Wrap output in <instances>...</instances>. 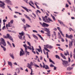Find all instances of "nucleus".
Returning <instances> with one entry per match:
<instances>
[{
  "instance_id": "f257e3e1",
  "label": "nucleus",
  "mask_w": 75,
  "mask_h": 75,
  "mask_svg": "<svg viewBox=\"0 0 75 75\" xmlns=\"http://www.w3.org/2000/svg\"><path fill=\"white\" fill-rule=\"evenodd\" d=\"M3 37L4 38H8L10 40L12 41V42H13V39L11 36H10V35L8 34H6V36L4 35H3Z\"/></svg>"
},
{
  "instance_id": "f03ea898",
  "label": "nucleus",
  "mask_w": 75,
  "mask_h": 75,
  "mask_svg": "<svg viewBox=\"0 0 75 75\" xmlns=\"http://www.w3.org/2000/svg\"><path fill=\"white\" fill-rule=\"evenodd\" d=\"M44 47H44L45 50H46V51H48V52H50V51L47 48H50V49L52 48V46L49 45H44Z\"/></svg>"
},
{
  "instance_id": "7ed1b4c3",
  "label": "nucleus",
  "mask_w": 75,
  "mask_h": 75,
  "mask_svg": "<svg viewBox=\"0 0 75 75\" xmlns=\"http://www.w3.org/2000/svg\"><path fill=\"white\" fill-rule=\"evenodd\" d=\"M28 66H27V67H28V68H29V69H31V73H30V74L31 75H33V69H31V66L32 65H33V63L31 62L30 63V64L28 63Z\"/></svg>"
},
{
  "instance_id": "20e7f679",
  "label": "nucleus",
  "mask_w": 75,
  "mask_h": 75,
  "mask_svg": "<svg viewBox=\"0 0 75 75\" xmlns=\"http://www.w3.org/2000/svg\"><path fill=\"white\" fill-rule=\"evenodd\" d=\"M47 17V16H45L44 17H42V19L43 20V21H44V22H45V23H50V22L48 21V19Z\"/></svg>"
},
{
  "instance_id": "39448f33",
  "label": "nucleus",
  "mask_w": 75,
  "mask_h": 75,
  "mask_svg": "<svg viewBox=\"0 0 75 75\" xmlns=\"http://www.w3.org/2000/svg\"><path fill=\"white\" fill-rule=\"evenodd\" d=\"M40 25H41L43 27H48L49 26V25H48V24H47L44 22H43L42 24V23L40 22Z\"/></svg>"
},
{
  "instance_id": "423d86ee",
  "label": "nucleus",
  "mask_w": 75,
  "mask_h": 75,
  "mask_svg": "<svg viewBox=\"0 0 75 75\" xmlns=\"http://www.w3.org/2000/svg\"><path fill=\"white\" fill-rule=\"evenodd\" d=\"M43 30L44 31H46L47 33H48V34L47 35V36H49V37H50L51 36V35H50V34L51 33H50V29L47 28H44L43 29Z\"/></svg>"
},
{
  "instance_id": "0eeeda50",
  "label": "nucleus",
  "mask_w": 75,
  "mask_h": 75,
  "mask_svg": "<svg viewBox=\"0 0 75 75\" xmlns=\"http://www.w3.org/2000/svg\"><path fill=\"white\" fill-rule=\"evenodd\" d=\"M1 43L4 47H6V46L7 45H6V42L5 41V40H4V39L3 38H1Z\"/></svg>"
},
{
  "instance_id": "6e6552de",
  "label": "nucleus",
  "mask_w": 75,
  "mask_h": 75,
  "mask_svg": "<svg viewBox=\"0 0 75 75\" xmlns=\"http://www.w3.org/2000/svg\"><path fill=\"white\" fill-rule=\"evenodd\" d=\"M21 51L20 53V56L21 57V56H22L23 55H24L25 53H24V52L23 51V49L21 48Z\"/></svg>"
},
{
  "instance_id": "1a4fd4ad",
  "label": "nucleus",
  "mask_w": 75,
  "mask_h": 75,
  "mask_svg": "<svg viewBox=\"0 0 75 75\" xmlns=\"http://www.w3.org/2000/svg\"><path fill=\"white\" fill-rule=\"evenodd\" d=\"M27 27H31V26L30 25L27 24H26V26L25 25H24V30L25 31H27V30H26V28H27Z\"/></svg>"
},
{
  "instance_id": "9d476101",
  "label": "nucleus",
  "mask_w": 75,
  "mask_h": 75,
  "mask_svg": "<svg viewBox=\"0 0 75 75\" xmlns=\"http://www.w3.org/2000/svg\"><path fill=\"white\" fill-rule=\"evenodd\" d=\"M62 62H63L64 64H65L66 66H69V65L68 64V61L63 60H62Z\"/></svg>"
},
{
  "instance_id": "9b49d317",
  "label": "nucleus",
  "mask_w": 75,
  "mask_h": 75,
  "mask_svg": "<svg viewBox=\"0 0 75 75\" xmlns=\"http://www.w3.org/2000/svg\"><path fill=\"white\" fill-rule=\"evenodd\" d=\"M5 3H8V4L9 5H10L11 6V5H13L12 4V3H11V1L9 0H6L5 1Z\"/></svg>"
},
{
  "instance_id": "f8f14e48",
  "label": "nucleus",
  "mask_w": 75,
  "mask_h": 75,
  "mask_svg": "<svg viewBox=\"0 0 75 75\" xmlns=\"http://www.w3.org/2000/svg\"><path fill=\"white\" fill-rule=\"evenodd\" d=\"M5 6V4H4V2L2 3V4H0V7H2V8H5V6Z\"/></svg>"
},
{
  "instance_id": "ddd939ff",
  "label": "nucleus",
  "mask_w": 75,
  "mask_h": 75,
  "mask_svg": "<svg viewBox=\"0 0 75 75\" xmlns=\"http://www.w3.org/2000/svg\"><path fill=\"white\" fill-rule=\"evenodd\" d=\"M24 16H25V18H26L28 19V20H29V21H31V18H30L27 15L24 14Z\"/></svg>"
},
{
  "instance_id": "4468645a",
  "label": "nucleus",
  "mask_w": 75,
  "mask_h": 75,
  "mask_svg": "<svg viewBox=\"0 0 75 75\" xmlns=\"http://www.w3.org/2000/svg\"><path fill=\"white\" fill-rule=\"evenodd\" d=\"M58 21L59 22V23L61 24V25H64V27H66V25H65L64 24V23L62 21L58 20Z\"/></svg>"
},
{
  "instance_id": "2eb2a0df",
  "label": "nucleus",
  "mask_w": 75,
  "mask_h": 75,
  "mask_svg": "<svg viewBox=\"0 0 75 75\" xmlns=\"http://www.w3.org/2000/svg\"><path fill=\"white\" fill-rule=\"evenodd\" d=\"M21 7L23 8L24 10H25L27 12H28V13H29V11H28V9L26 7H24V6H21Z\"/></svg>"
},
{
  "instance_id": "dca6fc26",
  "label": "nucleus",
  "mask_w": 75,
  "mask_h": 75,
  "mask_svg": "<svg viewBox=\"0 0 75 75\" xmlns=\"http://www.w3.org/2000/svg\"><path fill=\"white\" fill-rule=\"evenodd\" d=\"M61 56L64 59H66V57H65V56L62 53L60 54Z\"/></svg>"
},
{
  "instance_id": "f3484780",
  "label": "nucleus",
  "mask_w": 75,
  "mask_h": 75,
  "mask_svg": "<svg viewBox=\"0 0 75 75\" xmlns=\"http://www.w3.org/2000/svg\"><path fill=\"white\" fill-rule=\"evenodd\" d=\"M8 65H10V66H11V67L12 68H13L12 67V65H13V64H12V63H11V62H8Z\"/></svg>"
},
{
  "instance_id": "a211bd4d",
  "label": "nucleus",
  "mask_w": 75,
  "mask_h": 75,
  "mask_svg": "<svg viewBox=\"0 0 75 75\" xmlns=\"http://www.w3.org/2000/svg\"><path fill=\"white\" fill-rule=\"evenodd\" d=\"M37 35H38V37H40V38H41L42 40H43V41H44V40L43 39V38L42 37H41V35H40L39 34H37Z\"/></svg>"
},
{
  "instance_id": "6ab92c4d",
  "label": "nucleus",
  "mask_w": 75,
  "mask_h": 75,
  "mask_svg": "<svg viewBox=\"0 0 75 75\" xmlns=\"http://www.w3.org/2000/svg\"><path fill=\"white\" fill-rule=\"evenodd\" d=\"M19 34L20 35H21V36H23L24 35V32L22 31L21 33H19Z\"/></svg>"
},
{
  "instance_id": "aec40b11",
  "label": "nucleus",
  "mask_w": 75,
  "mask_h": 75,
  "mask_svg": "<svg viewBox=\"0 0 75 75\" xmlns=\"http://www.w3.org/2000/svg\"><path fill=\"white\" fill-rule=\"evenodd\" d=\"M72 42H73L72 41H71V42H70L69 44V47L70 48L71 47H72Z\"/></svg>"
},
{
  "instance_id": "412c9836",
  "label": "nucleus",
  "mask_w": 75,
  "mask_h": 75,
  "mask_svg": "<svg viewBox=\"0 0 75 75\" xmlns=\"http://www.w3.org/2000/svg\"><path fill=\"white\" fill-rule=\"evenodd\" d=\"M24 47L25 48V51H26V50H27V46L26 45V44L24 45H23Z\"/></svg>"
},
{
  "instance_id": "4be33fe9",
  "label": "nucleus",
  "mask_w": 75,
  "mask_h": 75,
  "mask_svg": "<svg viewBox=\"0 0 75 75\" xmlns=\"http://www.w3.org/2000/svg\"><path fill=\"white\" fill-rule=\"evenodd\" d=\"M68 38H70L71 40H72V38H73V36H72V35H69Z\"/></svg>"
},
{
  "instance_id": "5701e85b",
  "label": "nucleus",
  "mask_w": 75,
  "mask_h": 75,
  "mask_svg": "<svg viewBox=\"0 0 75 75\" xmlns=\"http://www.w3.org/2000/svg\"><path fill=\"white\" fill-rule=\"evenodd\" d=\"M73 69V67H68L67 68V69L68 71H71V69Z\"/></svg>"
},
{
  "instance_id": "b1692460",
  "label": "nucleus",
  "mask_w": 75,
  "mask_h": 75,
  "mask_svg": "<svg viewBox=\"0 0 75 75\" xmlns=\"http://www.w3.org/2000/svg\"><path fill=\"white\" fill-rule=\"evenodd\" d=\"M21 20L24 23H25V19L24 18H21Z\"/></svg>"
},
{
  "instance_id": "393cba45",
  "label": "nucleus",
  "mask_w": 75,
  "mask_h": 75,
  "mask_svg": "<svg viewBox=\"0 0 75 75\" xmlns=\"http://www.w3.org/2000/svg\"><path fill=\"white\" fill-rule=\"evenodd\" d=\"M10 55L11 57L13 59H14V56H13V54H10Z\"/></svg>"
},
{
  "instance_id": "a878e982",
  "label": "nucleus",
  "mask_w": 75,
  "mask_h": 75,
  "mask_svg": "<svg viewBox=\"0 0 75 75\" xmlns=\"http://www.w3.org/2000/svg\"><path fill=\"white\" fill-rule=\"evenodd\" d=\"M33 37H34V38H35L36 39V40H38V37H37L36 36H35V35H33Z\"/></svg>"
},
{
  "instance_id": "bb28decb",
  "label": "nucleus",
  "mask_w": 75,
  "mask_h": 75,
  "mask_svg": "<svg viewBox=\"0 0 75 75\" xmlns=\"http://www.w3.org/2000/svg\"><path fill=\"white\" fill-rule=\"evenodd\" d=\"M51 16L52 17V18L53 19V20L54 21H55V18L54 16H52V15H51Z\"/></svg>"
},
{
  "instance_id": "cd10ccee",
  "label": "nucleus",
  "mask_w": 75,
  "mask_h": 75,
  "mask_svg": "<svg viewBox=\"0 0 75 75\" xmlns=\"http://www.w3.org/2000/svg\"><path fill=\"white\" fill-rule=\"evenodd\" d=\"M55 57L56 58H58V59H60V57H59L58 55H55Z\"/></svg>"
},
{
  "instance_id": "c85d7f7f",
  "label": "nucleus",
  "mask_w": 75,
  "mask_h": 75,
  "mask_svg": "<svg viewBox=\"0 0 75 75\" xmlns=\"http://www.w3.org/2000/svg\"><path fill=\"white\" fill-rule=\"evenodd\" d=\"M45 66L46 67H45V69H50L48 65H46Z\"/></svg>"
},
{
  "instance_id": "c756f323",
  "label": "nucleus",
  "mask_w": 75,
  "mask_h": 75,
  "mask_svg": "<svg viewBox=\"0 0 75 75\" xmlns=\"http://www.w3.org/2000/svg\"><path fill=\"white\" fill-rule=\"evenodd\" d=\"M59 32L61 33V35H62L63 36V37H64L65 36L64 35V34H63V33H62V31H61V30H59Z\"/></svg>"
},
{
  "instance_id": "7c9ffc66",
  "label": "nucleus",
  "mask_w": 75,
  "mask_h": 75,
  "mask_svg": "<svg viewBox=\"0 0 75 75\" xmlns=\"http://www.w3.org/2000/svg\"><path fill=\"white\" fill-rule=\"evenodd\" d=\"M18 37L19 39H20V40H22V36H21V35H18Z\"/></svg>"
},
{
  "instance_id": "2f4dec72",
  "label": "nucleus",
  "mask_w": 75,
  "mask_h": 75,
  "mask_svg": "<svg viewBox=\"0 0 75 75\" xmlns=\"http://www.w3.org/2000/svg\"><path fill=\"white\" fill-rule=\"evenodd\" d=\"M7 7H8V8H9V10H11V11H13V10H12V9H11V8H10V6H7Z\"/></svg>"
},
{
  "instance_id": "473e14b6",
  "label": "nucleus",
  "mask_w": 75,
  "mask_h": 75,
  "mask_svg": "<svg viewBox=\"0 0 75 75\" xmlns=\"http://www.w3.org/2000/svg\"><path fill=\"white\" fill-rule=\"evenodd\" d=\"M54 35L55 37V39H57V38H56V33H55V32L54 31Z\"/></svg>"
},
{
  "instance_id": "72a5a7b5",
  "label": "nucleus",
  "mask_w": 75,
  "mask_h": 75,
  "mask_svg": "<svg viewBox=\"0 0 75 75\" xmlns=\"http://www.w3.org/2000/svg\"><path fill=\"white\" fill-rule=\"evenodd\" d=\"M27 42L30 47H31V45L30 43V42Z\"/></svg>"
},
{
  "instance_id": "f704fd0d",
  "label": "nucleus",
  "mask_w": 75,
  "mask_h": 75,
  "mask_svg": "<svg viewBox=\"0 0 75 75\" xmlns=\"http://www.w3.org/2000/svg\"><path fill=\"white\" fill-rule=\"evenodd\" d=\"M25 52H27V54L28 55H30V52H27V51L26 50V51H25Z\"/></svg>"
},
{
  "instance_id": "c9c22d12",
  "label": "nucleus",
  "mask_w": 75,
  "mask_h": 75,
  "mask_svg": "<svg viewBox=\"0 0 75 75\" xmlns=\"http://www.w3.org/2000/svg\"><path fill=\"white\" fill-rule=\"evenodd\" d=\"M27 48H28V49L30 50H31V46L30 47L29 46H27Z\"/></svg>"
},
{
  "instance_id": "e433bc0d",
  "label": "nucleus",
  "mask_w": 75,
  "mask_h": 75,
  "mask_svg": "<svg viewBox=\"0 0 75 75\" xmlns=\"http://www.w3.org/2000/svg\"><path fill=\"white\" fill-rule=\"evenodd\" d=\"M69 35H68V34H66V38H69Z\"/></svg>"
},
{
  "instance_id": "4c0bfd02",
  "label": "nucleus",
  "mask_w": 75,
  "mask_h": 75,
  "mask_svg": "<svg viewBox=\"0 0 75 75\" xmlns=\"http://www.w3.org/2000/svg\"><path fill=\"white\" fill-rule=\"evenodd\" d=\"M13 21H14V20H11L10 22L11 24H13Z\"/></svg>"
},
{
  "instance_id": "58836bf2",
  "label": "nucleus",
  "mask_w": 75,
  "mask_h": 75,
  "mask_svg": "<svg viewBox=\"0 0 75 75\" xmlns=\"http://www.w3.org/2000/svg\"><path fill=\"white\" fill-rule=\"evenodd\" d=\"M48 20H49V21H52V22H53V21H52V20H51V19L50 18H48Z\"/></svg>"
},
{
  "instance_id": "ea45409f",
  "label": "nucleus",
  "mask_w": 75,
  "mask_h": 75,
  "mask_svg": "<svg viewBox=\"0 0 75 75\" xmlns=\"http://www.w3.org/2000/svg\"><path fill=\"white\" fill-rule=\"evenodd\" d=\"M43 68H45V64L44 63H43Z\"/></svg>"
},
{
  "instance_id": "a19ab883",
  "label": "nucleus",
  "mask_w": 75,
  "mask_h": 75,
  "mask_svg": "<svg viewBox=\"0 0 75 75\" xmlns=\"http://www.w3.org/2000/svg\"><path fill=\"white\" fill-rule=\"evenodd\" d=\"M50 67H54V66L53 65V64H51L50 65Z\"/></svg>"
},
{
  "instance_id": "79ce46f5",
  "label": "nucleus",
  "mask_w": 75,
  "mask_h": 75,
  "mask_svg": "<svg viewBox=\"0 0 75 75\" xmlns=\"http://www.w3.org/2000/svg\"><path fill=\"white\" fill-rule=\"evenodd\" d=\"M33 33H38V32H37V31L35 30H33Z\"/></svg>"
},
{
  "instance_id": "37998d69",
  "label": "nucleus",
  "mask_w": 75,
  "mask_h": 75,
  "mask_svg": "<svg viewBox=\"0 0 75 75\" xmlns=\"http://www.w3.org/2000/svg\"><path fill=\"white\" fill-rule=\"evenodd\" d=\"M67 2H68L69 4L70 5H71V3L69 2V1L67 0Z\"/></svg>"
},
{
  "instance_id": "c03bdc74",
  "label": "nucleus",
  "mask_w": 75,
  "mask_h": 75,
  "mask_svg": "<svg viewBox=\"0 0 75 75\" xmlns=\"http://www.w3.org/2000/svg\"><path fill=\"white\" fill-rule=\"evenodd\" d=\"M24 1H25L26 3H27V4H28V0H23Z\"/></svg>"
},
{
  "instance_id": "a18cd8bd",
  "label": "nucleus",
  "mask_w": 75,
  "mask_h": 75,
  "mask_svg": "<svg viewBox=\"0 0 75 75\" xmlns=\"http://www.w3.org/2000/svg\"><path fill=\"white\" fill-rule=\"evenodd\" d=\"M65 7H69V5L68 4H66Z\"/></svg>"
},
{
  "instance_id": "49530a36",
  "label": "nucleus",
  "mask_w": 75,
  "mask_h": 75,
  "mask_svg": "<svg viewBox=\"0 0 75 75\" xmlns=\"http://www.w3.org/2000/svg\"><path fill=\"white\" fill-rule=\"evenodd\" d=\"M35 67H36L37 68H39L40 67L37 64L35 65Z\"/></svg>"
},
{
  "instance_id": "de8ad7c7",
  "label": "nucleus",
  "mask_w": 75,
  "mask_h": 75,
  "mask_svg": "<svg viewBox=\"0 0 75 75\" xmlns=\"http://www.w3.org/2000/svg\"><path fill=\"white\" fill-rule=\"evenodd\" d=\"M37 12L38 13H40V14L41 13V12H40V10H37Z\"/></svg>"
},
{
  "instance_id": "09e8293b",
  "label": "nucleus",
  "mask_w": 75,
  "mask_h": 75,
  "mask_svg": "<svg viewBox=\"0 0 75 75\" xmlns=\"http://www.w3.org/2000/svg\"><path fill=\"white\" fill-rule=\"evenodd\" d=\"M68 62H71V59H70V58L69 57L68 58Z\"/></svg>"
},
{
  "instance_id": "8fccbe9b",
  "label": "nucleus",
  "mask_w": 75,
  "mask_h": 75,
  "mask_svg": "<svg viewBox=\"0 0 75 75\" xmlns=\"http://www.w3.org/2000/svg\"><path fill=\"white\" fill-rule=\"evenodd\" d=\"M32 14H33V15L34 16V17H36V15H35V14L34 13H33Z\"/></svg>"
},
{
  "instance_id": "3c124183",
  "label": "nucleus",
  "mask_w": 75,
  "mask_h": 75,
  "mask_svg": "<svg viewBox=\"0 0 75 75\" xmlns=\"http://www.w3.org/2000/svg\"><path fill=\"white\" fill-rule=\"evenodd\" d=\"M30 3H31V4H33V5H34V3H33V2L32 1H30Z\"/></svg>"
},
{
  "instance_id": "603ef678",
  "label": "nucleus",
  "mask_w": 75,
  "mask_h": 75,
  "mask_svg": "<svg viewBox=\"0 0 75 75\" xmlns=\"http://www.w3.org/2000/svg\"><path fill=\"white\" fill-rule=\"evenodd\" d=\"M4 28H6V26H4L3 27V28H2V29L3 30H4Z\"/></svg>"
},
{
  "instance_id": "864d4df0",
  "label": "nucleus",
  "mask_w": 75,
  "mask_h": 75,
  "mask_svg": "<svg viewBox=\"0 0 75 75\" xmlns=\"http://www.w3.org/2000/svg\"><path fill=\"white\" fill-rule=\"evenodd\" d=\"M69 30H72V31H74V30H73L72 29V28H69Z\"/></svg>"
},
{
  "instance_id": "5fc2aeb1",
  "label": "nucleus",
  "mask_w": 75,
  "mask_h": 75,
  "mask_svg": "<svg viewBox=\"0 0 75 75\" xmlns=\"http://www.w3.org/2000/svg\"><path fill=\"white\" fill-rule=\"evenodd\" d=\"M38 52H41V50L39 49H38Z\"/></svg>"
},
{
  "instance_id": "6e6d98bb",
  "label": "nucleus",
  "mask_w": 75,
  "mask_h": 75,
  "mask_svg": "<svg viewBox=\"0 0 75 75\" xmlns=\"http://www.w3.org/2000/svg\"><path fill=\"white\" fill-rule=\"evenodd\" d=\"M3 48V50H4V51H6V49L5 47H4Z\"/></svg>"
},
{
  "instance_id": "4d7b16f0",
  "label": "nucleus",
  "mask_w": 75,
  "mask_h": 75,
  "mask_svg": "<svg viewBox=\"0 0 75 75\" xmlns=\"http://www.w3.org/2000/svg\"><path fill=\"white\" fill-rule=\"evenodd\" d=\"M3 21L5 23V22H6L7 21V20H5V19H4L3 20Z\"/></svg>"
},
{
  "instance_id": "13d9d810",
  "label": "nucleus",
  "mask_w": 75,
  "mask_h": 75,
  "mask_svg": "<svg viewBox=\"0 0 75 75\" xmlns=\"http://www.w3.org/2000/svg\"><path fill=\"white\" fill-rule=\"evenodd\" d=\"M40 32L42 33H43V34H44V31H43L42 30H41Z\"/></svg>"
},
{
  "instance_id": "bf43d9fd",
  "label": "nucleus",
  "mask_w": 75,
  "mask_h": 75,
  "mask_svg": "<svg viewBox=\"0 0 75 75\" xmlns=\"http://www.w3.org/2000/svg\"><path fill=\"white\" fill-rule=\"evenodd\" d=\"M54 70H56L57 69V67H55V66H54Z\"/></svg>"
},
{
  "instance_id": "052dcab7",
  "label": "nucleus",
  "mask_w": 75,
  "mask_h": 75,
  "mask_svg": "<svg viewBox=\"0 0 75 75\" xmlns=\"http://www.w3.org/2000/svg\"><path fill=\"white\" fill-rule=\"evenodd\" d=\"M12 45L13 47H15V45H14V44L13 43H12Z\"/></svg>"
},
{
  "instance_id": "680f3d73",
  "label": "nucleus",
  "mask_w": 75,
  "mask_h": 75,
  "mask_svg": "<svg viewBox=\"0 0 75 75\" xmlns=\"http://www.w3.org/2000/svg\"><path fill=\"white\" fill-rule=\"evenodd\" d=\"M71 19H72V20H73V19H75V18L74 17H71Z\"/></svg>"
},
{
  "instance_id": "e2e57ef3",
  "label": "nucleus",
  "mask_w": 75,
  "mask_h": 75,
  "mask_svg": "<svg viewBox=\"0 0 75 75\" xmlns=\"http://www.w3.org/2000/svg\"><path fill=\"white\" fill-rule=\"evenodd\" d=\"M67 53L68 55H69V52H68V51H67Z\"/></svg>"
},
{
  "instance_id": "0e129e2a",
  "label": "nucleus",
  "mask_w": 75,
  "mask_h": 75,
  "mask_svg": "<svg viewBox=\"0 0 75 75\" xmlns=\"http://www.w3.org/2000/svg\"><path fill=\"white\" fill-rule=\"evenodd\" d=\"M14 17L15 18H18V17H17V16H16V15H14Z\"/></svg>"
},
{
  "instance_id": "69168bd1",
  "label": "nucleus",
  "mask_w": 75,
  "mask_h": 75,
  "mask_svg": "<svg viewBox=\"0 0 75 75\" xmlns=\"http://www.w3.org/2000/svg\"><path fill=\"white\" fill-rule=\"evenodd\" d=\"M52 60H51V59H49V61L50 62H52Z\"/></svg>"
},
{
  "instance_id": "338daca9",
  "label": "nucleus",
  "mask_w": 75,
  "mask_h": 75,
  "mask_svg": "<svg viewBox=\"0 0 75 75\" xmlns=\"http://www.w3.org/2000/svg\"><path fill=\"white\" fill-rule=\"evenodd\" d=\"M57 28H54L53 29V30H54V31H57Z\"/></svg>"
},
{
  "instance_id": "774afa93",
  "label": "nucleus",
  "mask_w": 75,
  "mask_h": 75,
  "mask_svg": "<svg viewBox=\"0 0 75 75\" xmlns=\"http://www.w3.org/2000/svg\"><path fill=\"white\" fill-rule=\"evenodd\" d=\"M14 64L15 65H17V64L16 62L14 63Z\"/></svg>"
}]
</instances>
